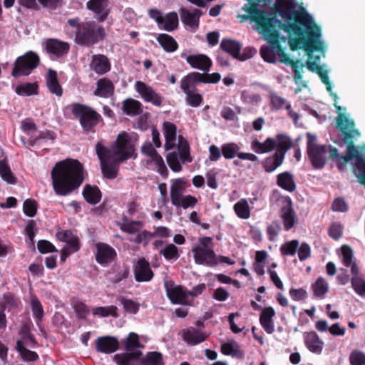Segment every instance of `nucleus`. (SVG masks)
<instances>
[{
    "label": "nucleus",
    "mask_w": 365,
    "mask_h": 365,
    "mask_svg": "<svg viewBox=\"0 0 365 365\" xmlns=\"http://www.w3.org/2000/svg\"><path fill=\"white\" fill-rule=\"evenodd\" d=\"M83 165L76 159L57 162L51 171L52 187L56 195L67 196L76 190L84 180Z\"/></svg>",
    "instance_id": "1"
},
{
    "label": "nucleus",
    "mask_w": 365,
    "mask_h": 365,
    "mask_svg": "<svg viewBox=\"0 0 365 365\" xmlns=\"http://www.w3.org/2000/svg\"><path fill=\"white\" fill-rule=\"evenodd\" d=\"M360 136V131L355 128L354 120L344 112V144L346 145L344 164L355 160L353 172L359 182L365 187V145H354V140Z\"/></svg>",
    "instance_id": "2"
},
{
    "label": "nucleus",
    "mask_w": 365,
    "mask_h": 365,
    "mask_svg": "<svg viewBox=\"0 0 365 365\" xmlns=\"http://www.w3.org/2000/svg\"><path fill=\"white\" fill-rule=\"evenodd\" d=\"M280 29L285 31L289 36V47L292 51H297L303 48L307 53L309 58H312V53L314 51L323 49L322 42L320 41L321 29L314 23L310 26V29H306L303 26H297L295 24H284L277 20Z\"/></svg>",
    "instance_id": "3"
},
{
    "label": "nucleus",
    "mask_w": 365,
    "mask_h": 365,
    "mask_svg": "<svg viewBox=\"0 0 365 365\" xmlns=\"http://www.w3.org/2000/svg\"><path fill=\"white\" fill-rule=\"evenodd\" d=\"M68 24L74 29V42L81 46L93 47L106 38L104 27L93 20L81 21L79 17L68 19Z\"/></svg>",
    "instance_id": "4"
},
{
    "label": "nucleus",
    "mask_w": 365,
    "mask_h": 365,
    "mask_svg": "<svg viewBox=\"0 0 365 365\" xmlns=\"http://www.w3.org/2000/svg\"><path fill=\"white\" fill-rule=\"evenodd\" d=\"M71 113L86 134L94 133L96 128L103 122L101 115L92 107L80 103L71 104Z\"/></svg>",
    "instance_id": "5"
},
{
    "label": "nucleus",
    "mask_w": 365,
    "mask_h": 365,
    "mask_svg": "<svg viewBox=\"0 0 365 365\" xmlns=\"http://www.w3.org/2000/svg\"><path fill=\"white\" fill-rule=\"evenodd\" d=\"M95 150L104 178L110 180L116 178L119 171V165L123 161H120L118 158L113 156L111 150L106 147L101 142H98L96 144Z\"/></svg>",
    "instance_id": "6"
},
{
    "label": "nucleus",
    "mask_w": 365,
    "mask_h": 365,
    "mask_svg": "<svg viewBox=\"0 0 365 365\" xmlns=\"http://www.w3.org/2000/svg\"><path fill=\"white\" fill-rule=\"evenodd\" d=\"M277 11L285 20L287 24H295L297 26H303L306 29H310L314 24L312 17L304 10L297 11L292 4H288L284 0H277Z\"/></svg>",
    "instance_id": "7"
},
{
    "label": "nucleus",
    "mask_w": 365,
    "mask_h": 365,
    "mask_svg": "<svg viewBox=\"0 0 365 365\" xmlns=\"http://www.w3.org/2000/svg\"><path fill=\"white\" fill-rule=\"evenodd\" d=\"M353 255L352 249L349 246L344 245V266L351 267L352 287L357 294L365 297V279L359 276V267L355 262H352Z\"/></svg>",
    "instance_id": "8"
},
{
    "label": "nucleus",
    "mask_w": 365,
    "mask_h": 365,
    "mask_svg": "<svg viewBox=\"0 0 365 365\" xmlns=\"http://www.w3.org/2000/svg\"><path fill=\"white\" fill-rule=\"evenodd\" d=\"M40 58L37 53L32 51H27L16 59L11 75L16 78L29 76L38 66Z\"/></svg>",
    "instance_id": "9"
},
{
    "label": "nucleus",
    "mask_w": 365,
    "mask_h": 365,
    "mask_svg": "<svg viewBox=\"0 0 365 365\" xmlns=\"http://www.w3.org/2000/svg\"><path fill=\"white\" fill-rule=\"evenodd\" d=\"M112 151V155L120 160L126 161L128 159L137 155L135 153V149L134 145L130 142V138L126 132H122L118 135L114 144L110 148Z\"/></svg>",
    "instance_id": "10"
},
{
    "label": "nucleus",
    "mask_w": 365,
    "mask_h": 365,
    "mask_svg": "<svg viewBox=\"0 0 365 365\" xmlns=\"http://www.w3.org/2000/svg\"><path fill=\"white\" fill-rule=\"evenodd\" d=\"M247 1V4L243 6L242 10L246 11L248 14L240 16L242 19H250L251 21L255 22L258 28V30L267 24L269 25L272 21H275V17H267L265 16V12L259 9L258 6L259 1Z\"/></svg>",
    "instance_id": "11"
},
{
    "label": "nucleus",
    "mask_w": 365,
    "mask_h": 365,
    "mask_svg": "<svg viewBox=\"0 0 365 365\" xmlns=\"http://www.w3.org/2000/svg\"><path fill=\"white\" fill-rule=\"evenodd\" d=\"M197 84L198 83L190 73L185 76L180 81V88L185 94V101L193 108L200 106L203 101L202 96L197 93Z\"/></svg>",
    "instance_id": "12"
},
{
    "label": "nucleus",
    "mask_w": 365,
    "mask_h": 365,
    "mask_svg": "<svg viewBox=\"0 0 365 365\" xmlns=\"http://www.w3.org/2000/svg\"><path fill=\"white\" fill-rule=\"evenodd\" d=\"M277 24V19L272 21L269 25H266L259 30V32L262 34L266 39L269 42L272 48L276 49L278 55L281 58V61L287 65H290L294 60L289 58V56L284 51L279 41V33L275 29Z\"/></svg>",
    "instance_id": "13"
},
{
    "label": "nucleus",
    "mask_w": 365,
    "mask_h": 365,
    "mask_svg": "<svg viewBox=\"0 0 365 365\" xmlns=\"http://www.w3.org/2000/svg\"><path fill=\"white\" fill-rule=\"evenodd\" d=\"M321 81L323 83L326 85L327 90L329 92L330 95L332 96L333 100L334 101V106L336 109L337 117L336 118L335 122V128H336L339 132V135L337 140H334V142L337 143L339 145L342 144V108L340 106L337 105L336 100L338 99V96L336 93H333L331 91V83L329 81V78L328 76V72L323 68L320 71V72L317 73Z\"/></svg>",
    "instance_id": "14"
},
{
    "label": "nucleus",
    "mask_w": 365,
    "mask_h": 365,
    "mask_svg": "<svg viewBox=\"0 0 365 365\" xmlns=\"http://www.w3.org/2000/svg\"><path fill=\"white\" fill-rule=\"evenodd\" d=\"M166 295L173 304L190 305L187 290L181 285H176L172 280L165 281Z\"/></svg>",
    "instance_id": "15"
},
{
    "label": "nucleus",
    "mask_w": 365,
    "mask_h": 365,
    "mask_svg": "<svg viewBox=\"0 0 365 365\" xmlns=\"http://www.w3.org/2000/svg\"><path fill=\"white\" fill-rule=\"evenodd\" d=\"M194 262L196 264L212 267L218 264V256L213 249L194 247L192 248Z\"/></svg>",
    "instance_id": "16"
},
{
    "label": "nucleus",
    "mask_w": 365,
    "mask_h": 365,
    "mask_svg": "<svg viewBox=\"0 0 365 365\" xmlns=\"http://www.w3.org/2000/svg\"><path fill=\"white\" fill-rule=\"evenodd\" d=\"M135 88L145 101L151 103L155 106H160L162 105V96L156 93L151 86L143 81H138L135 82Z\"/></svg>",
    "instance_id": "17"
},
{
    "label": "nucleus",
    "mask_w": 365,
    "mask_h": 365,
    "mask_svg": "<svg viewBox=\"0 0 365 365\" xmlns=\"http://www.w3.org/2000/svg\"><path fill=\"white\" fill-rule=\"evenodd\" d=\"M96 260L102 265L106 266L114 261L117 257V252L113 247L104 242H98L96 245Z\"/></svg>",
    "instance_id": "18"
},
{
    "label": "nucleus",
    "mask_w": 365,
    "mask_h": 365,
    "mask_svg": "<svg viewBox=\"0 0 365 365\" xmlns=\"http://www.w3.org/2000/svg\"><path fill=\"white\" fill-rule=\"evenodd\" d=\"M181 58H185L187 63L195 69L208 72L212 66V61L205 54L187 55L185 52L180 54Z\"/></svg>",
    "instance_id": "19"
},
{
    "label": "nucleus",
    "mask_w": 365,
    "mask_h": 365,
    "mask_svg": "<svg viewBox=\"0 0 365 365\" xmlns=\"http://www.w3.org/2000/svg\"><path fill=\"white\" fill-rule=\"evenodd\" d=\"M328 150L326 145L307 150L308 158L314 169H322L326 165Z\"/></svg>",
    "instance_id": "20"
},
{
    "label": "nucleus",
    "mask_w": 365,
    "mask_h": 365,
    "mask_svg": "<svg viewBox=\"0 0 365 365\" xmlns=\"http://www.w3.org/2000/svg\"><path fill=\"white\" fill-rule=\"evenodd\" d=\"M95 346L97 352L103 354H112L118 349L119 341L115 336H99L95 341Z\"/></svg>",
    "instance_id": "21"
},
{
    "label": "nucleus",
    "mask_w": 365,
    "mask_h": 365,
    "mask_svg": "<svg viewBox=\"0 0 365 365\" xmlns=\"http://www.w3.org/2000/svg\"><path fill=\"white\" fill-rule=\"evenodd\" d=\"M45 50L48 53L59 58L69 52L70 44L57 38H48L45 42Z\"/></svg>",
    "instance_id": "22"
},
{
    "label": "nucleus",
    "mask_w": 365,
    "mask_h": 365,
    "mask_svg": "<svg viewBox=\"0 0 365 365\" xmlns=\"http://www.w3.org/2000/svg\"><path fill=\"white\" fill-rule=\"evenodd\" d=\"M109 0H89L86 3V8L97 16V20L101 23L106 20L109 14Z\"/></svg>",
    "instance_id": "23"
},
{
    "label": "nucleus",
    "mask_w": 365,
    "mask_h": 365,
    "mask_svg": "<svg viewBox=\"0 0 365 365\" xmlns=\"http://www.w3.org/2000/svg\"><path fill=\"white\" fill-rule=\"evenodd\" d=\"M133 272L135 279L138 282H149L154 276L149 262L144 257L137 261Z\"/></svg>",
    "instance_id": "24"
},
{
    "label": "nucleus",
    "mask_w": 365,
    "mask_h": 365,
    "mask_svg": "<svg viewBox=\"0 0 365 365\" xmlns=\"http://www.w3.org/2000/svg\"><path fill=\"white\" fill-rule=\"evenodd\" d=\"M179 334L188 345L191 346L199 344L208 337V334L205 332L194 327L182 329Z\"/></svg>",
    "instance_id": "25"
},
{
    "label": "nucleus",
    "mask_w": 365,
    "mask_h": 365,
    "mask_svg": "<svg viewBox=\"0 0 365 365\" xmlns=\"http://www.w3.org/2000/svg\"><path fill=\"white\" fill-rule=\"evenodd\" d=\"M115 93V86L112 81L106 77L98 79L96 82V88L93 92L96 96L108 98Z\"/></svg>",
    "instance_id": "26"
},
{
    "label": "nucleus",
    "mask_w": 365,
    "mask_h": 365,
    "mask_svg": "<svg viewBox=\"0 0 365 365\" xmlns=\"http://www.w3.org/2000/svg\"><path fill=\"white\" fill-rule=\"evenodd\" d=\"M276 313L273 307H265L262 309L259 315V322L264 330L269 334L274 331L273 317Z\"/></svg>",
    "instance_id": "27"
},
{
    "label": "nucleus",
    "mask_w": 365,
    "mask_h": 365,
    "mask_svg": "<svg viewBox=\"0 0 365 365\" xmlns=\"http://www.w3.org/2000/svg\"><path fill=\"white\" fill-rule=\"evenodd\" d=\"M180 15L182 22L191 28H198L200 24V17L202 11L200 9H194L192 11L186 8L180 9Z\"/></svg>",
    "instance_id": "28"
},
{
    "label": "nucleus",
    "mask_w": 365,
    "mask_h": 365,
    "mask_svg": "<svg viewBox=\"0 0 365 365\" xmlns=\"http://www.w3.org/2000/svg\"><path fill=\"white\" fill-rule=\"evenodd\" d=\"M304 340L309 351L317 354L322 353L324 342L314 331L304 333Z\"/></svg>",
    "instance_id": "29"
},
{
    "label": "nucleus",
    "mask_w": 365,
    "mask_h": 365,
    "mask_svg": "<svg viewBox=\"0 0 365 365\" xmlns=\"http://www.w3.org/2000/svg\"><path fill=\"white\" fill-rule=\"evenodd\" d=\"M91 67L96 73L103 75L110 70V63L103 54H96L92 56Z\"/></svg>",
    "instance_id": "30"
},
{
    "label": "nucleus",
    "mask_w": 365,
    "mask_h": 365,
    "mask_svg": "<svg viewBox=\"0 0 365 365\" xmlns=\"http://www.w3.org/2000/svg\"><path fill=\"white\" fill-rule=\"evenodd\" d=\"M46 86L48 91L56 96H61L63 88L58 79V74L55 70L48 68L45 76Z\"/></svg>",
    "instance_id": "31"
},
{
    "label": "nucleus",
    "mask_w": 365,
    "mask_h": 365,
    "mask_svg": "<svg viewBox=\"0 0 365 365\" xmlns=\"http://www.w3.org/2000/svg\"><path fill=\"white\" fill-rule=\"evenodd\" d=\"M163 133L165 139V149L170 150L175 148L177 135L176 125L168 121H165L163 124Z\"/></svg>",
    "instance_id": "32"
},
{
    "label": "nucleus",
    "mask_w": 365,
    "mask_h": 365,
    "mask_svg": "<svg viewBox=\"0 0 365 365\" xmlns=\"http://www.w3.org/2000/svg\"><path fill=\"white\" fill-rule=\"evenodd\" d=\"M82 195L88 204L93 205L98 204L102 197V193L98 187L90 184L85 185Z\"/></svg>",
    "instance_id": "33"
},
{
    "label": "nucleus",
    "mask_w": 365,
    "mask_h": 365,
    "mask_svg": "<svg viewBox=\"0 0 365 365\" xmlns=\"http://www.w3.org/2000/svg\"><path fill=\"white\" fill-rule=\"evenodd\" d=\"M57 237L62 242L68 245L67 248L71 250V252H77L80 249V242L78 237L75 235L71 230H66L58 232Z\"/></svg>",
    "instance_id": "34"
},
{
    "label": "nucleus",
    "mask_w": 365,
    "mask_h": 365,
    "mask_svg": "<svg viewBox=\"0 0 365 365\" xmlns=\"http://www.w3.org/2000/svg\"><path fill=\"white\" fill-rule=\"evenodd\" d=\"M142 354L141 351L117 354L113 356V361L118 365H135V362L139 360Z\"/></svg>",
    "instance_id": "35"
},
{
    "label": "nucleus",
    "mask_w": 365,
    "mask_h": 365,
    "mask_svg": "<svg viewBox=\"0 0 365 365\" xmlns=\"http://www.w3.org/2000/svg\"><path fill=\"white\" fill-rule=\"evenodd\" d=\"M31 307L36 325L38 327L40 331L43 332L44 329L42 326V321L44 315V311L40 300L35 295L31 296Z\"/></svg>",
    "instance_id": "36"
},
{
    "label": "nucleus",
    "mask_w": 365,
    "mask_h": 365,
    "mask_svg": "<svg viewBox=\"0 0 365 365\" xmlns=\"http://www.w3.org/2000/svg\"><path fill=\"white\" fill-rule=\"evenodd\" d=\"M284 158L279 155V152H275L262 161V165L267 173H272L284 163Z\"/></svg>",
    "instance_id": "37"
},
{
    "label": "nucleus",
    "mask_w": 365,
    "mask_h": 365,
    "mask_svg": "<svg viewBox=\"0 0 365 365\" xmlns=\"http://www.w3.org/2000/svg\"><path fill=\"white\" fill-rule=\"evenodd\" d=\"M220 48L234 58L238 59L242 49V44L240 42L233 39L223 38L220 43Z\"/></svg>",
    "instance_id": "38"
},
{
    "label": "nucleus",
    "mask_w": 365,
    "mask_h": 365,
    "mask_svg": "<svg viewBox=\"0 0 365 365\" xmlns=\"http://www.w3.org/2000/svg\"><path fill=\"white\" fill-rule=\"evenodd\" d=\"M281 217L283 220L284 227L286 230H289L295 224V212L292 208V201L289 200L287 204L281 210Z\"/></svg>",
    "instance_id": "39"
},
{
    "label": "nucleus",
    "mask_w": 365,
    "mask_h": 365,
    "mask_svg": "<svg viewBox=\"0 0 365 365\" xmlns=\"http://www.w3.org/2000/svg\"><path fill=\"white\" fill-rule=\"evenodd\" d=\"M33 327L32 322L29 320L24 322L19 330V335L21 336V341L27 345L35 347L38 345V342L35 336L31 334V329Z\"/></svg>",
    "instance_id": "40"
},
{
    "label": "nucleus",
    "mask_w": 365,
    "mask_h": 365,
    "mask_svg": "<svg viewBox=\"0 0 365 365\" xmlns=\"http://www.w3.org/2000/svg\"><path fill=\"white\" fill-rule=\"evenodd\" d=\"M277 184L279 187L288 192L296 190V183L293 175L288 171L279 173L277 176Z\"/></svg>",
    "instance_id": "41"
},
{
    "label": "nucleus",
    "mask_w": 365,
    "mask_h": 365,
    "mask_svg": "<svg viewBox=\"0 0 365 365\" xmlns=\"http://www.w3.org/2000/svg\"><path fill=\"white\" fill-rule=\"evenodd\" d=\"M156 39L163 50L167 53L175 52L178 48V42L169 34H160Z\"/></svg>",
    "instance_id": "42"
},
{
    "label": "nucleus",
    "mask_w": 365,
    "mask_h": 365,
    "mask_svg": "<svg viewBox=\"0 0 365 365\" xmlns=\"http://www.w3.org/2000/svg\"><path fill=\"white\" fill-rule=\"evenodd\" d=\"M276 148L275 152H279V155L285 158L286 153L293 146L292 139L287 135L279 133L276 135Z\"/></svg>",
    "instance_id": "43"
},
{
    "label": "nucleus",
    "mask_w": 365,
    "mask_h": 365,
    "mask_svg": "<svg viewBox=\"0 0 365 365\" xmlns=\"http://www.w3.org/2000/svg\"><path fill=\"white\" fill-rule=\"evenodd\" d=\"M251 146L257 153H269L276 148V140L272 138H267L263 143L255 140L252 142Z\"/></svg>",
    "instance_id": "44"
},
{
    "label": "nucleus",
    "mask_w": 365,
    "mask_h": 365,
    "mask_svg": "<svg viewBox=\"0 0 365 365\" xmlns=\"http://www.w3.org/2000/svg\"><path fill=\"white\" fill-rule=\"evenodd\" d=\"M123 110L128 115H138L143 112L142 104L137 100L127 98L123 101Z\"/></svg>",
    "instance_id": "45"
},
{
    "label": "nucleus",
    "mask_w": 365,
    "mask_h": 365,
    "mask_svg": "<svg viewBox=\"0 0 365 365\" xmlns=\"http://www.w3.org/2000/svg\"><path fill=\"white\" fill-rule=\"evenodd\" d=\"M269 98L270 100V108L272 110H279L281 109L289 110L290 108L289 101L277 93L270 92Z\"/></svg>",
    "instance_id": "46"
},
{
    "label": "nucleus",
    "mask_w": 365,
    "mask_h": 365,
    "mask_svg": "<svg viewBox=\"0 0 365 365\" xmlns=\"http://www.w3.org/2000/svg\"><path fill=\"white\" fill-rule=\"evenodd\" d=\"M198 83H217L221 79L219 73H207V72H191L189 73Z\"/></svg>",
    "instance_id": "47"
},
{
    "label": "nucleus",
    "mask_w": 365,
    "mask_h": 365,
    "mask_svg": "<svg viewBox=\"0 0 365 365\" xmlns=\"http://www.w3.org/2000/svg\"><path fill=\"white\" fill-rule=\"evenodd\" d=\"M15 349L24 361H36L39 358L36 351L26 349L21 340L16 341Z\"/></svg>",
    "instance_id": "48"
},
{
    "label": "nucleus",
    "mask_w": 365,
    "mask_h": 365,
    "mask_svg": "<svg viewBox=\"0 0 365 365\" xmlns=\"http://www.w3.org/2000/svg\"><path fill=\"white\" fill-rule=\"evenodd\" d=\"M178 150L179 152V158L182 163H190L192 159L190 153V145L186 139L182 135L178 136Z\"/></svg>",
    "instance_id": "49"
},
{
    "label": "nucleus",
    "mask_w": 365,
    "mask_h": 365,
    "mask_svg": "<svg viewBox=\"0 0 365 365\" xmlns=\"http://www.w3.org/2000/svg\"><path fill=\"white\" fill-rule=\"evenodd\" d=\"M120 229L126 233L134 234L140 231L143 227V223L142 221L131 220L128 221L126 216L123 217V222L119 223Z\"/></svg>",
    "instance_id": "50"
},
{
    "label": "nucleus",
    "mask_w": 365,
    "mask_h": 365,
    "mask_svg": "<svg viewBox=\"0 0 365 365\" xmlns=\"http://www.w3.org/2000/svg\"><path fill=\"white\" fill-rule=\"evenodd\" d=\"M179 25L178 16L175 11L168 13L163 19L162 28L168 31H173L178 29Z\"/></svg>",
    "instance_id": "51"
},
{
    "label": "nucleus",
    "mask_w": 365,
    "mask_h": 365,
    "mask_svg": "<svg viewBox=\"0 0 365 365\" xmlns=\"http://www.w3.org/2000/svg\"><path fill=\"white\" fill-rule=\"evenodd\" d=\"M183 182L182 179L178 178L170 187V199L173 205L179 204V200L183 197L184 188L182 187Z\"/></svg>",
    "instance_id": "52"
},
{
    "label": "nucleus",
    "mask_w": 365,
    "mask_h": 365,
    "mask_svg": "<svg viewBox=\"0 0 365 365\" xmlns=\"http://www.w3.org/2000/svg\"><path fill=\"white\" fill-rule=\"evenodd\" d=\"M0 175L4 180L9 184L16 182V178L14 176L6 158L0 160Z\"/></svg>",
    "instance_id": "53"
},
{
    "label": "nucleus",
    "mask_w": 365,
    "mask_h": 365,
    "mask_svg": "<svg viewBox=\"0 0 365 365\" xmlns=\"http://www.w3.org/2000/svg\"><path fill=\"white\" fill-rule=\"evenodd\" d=\"M112 272L108 273L113 274V277L110 278L111 282L118 284L122 280L126 279L129 274V269L126 267H121L120 266H113L111 269Z\"/></svg>",
    "instance_id": "54"
},
{
    "label": "nucleus",
    "mask_w": 365,
    "mask_h": 365,
    "mask_svg": "<svg viewBox=\"0 0 365 365\" xmlns=\"http://www.w3.org/2000/svg\"><path fill=\"white\" fill-rule=\"evenodd\" d=\"M117 310V307L114 305H110L108 307H96L92 309L93 314L94 316H98L101 317H107L108 316H112L116 318L118 317Z\"/></svg>",
    "instance_id": "55"
},
{
    "label": "nucleus",
    "mask_w": 365,
    "mask_h": 365,
    "mask_svg": "<svg viewBox=\"0 0 365 365\" xmlns=\"http://www.w3.org/2000/svg\"><path fill=\"white\" fill-rule=\"evenodd\" d=\"M234 210L241 219L247 220L250 217V209L247 200L242 199L234 205Z\"/></svg>",
    "instance_id": "56"
},
{
    "label": "nucleus",
    "mask_w": 365,
    "mask_h": 365,
    "mask_svg": "<svg viewBox=\"0 0 365 365\" xmlns=\"http://www.w3.org/2000/svg\"><path fill=\"white\" fill-rule=\"evenodd\" d=\"M127 351L134 352L136 348L143 346L136 333L130 332L128 336L122 341Z\"/></svg>",
    "instance_id": "57"
},
{
    "label": "nucleus",
    "mask_w": 365,
    "mask_h": 365,
    "mask_svg": "<svg viewBox=\"0 0 365 365\" xmlns=\"http://www.w3.org/2000/svg\"><path fill=\"white\" fill-rule=\"evenodd\" d=\"M141 364L142 365H164L163 355L158 351L148 352L142 359Z\"/></svg>",
    "instance_id": "58"
},
{
    "label": "nucleus",
    "mask_w": 365,
    "mask_h": 365,
    "mask_svg": "<svg viewBox=\"0 0 365 365\" xmlns=\"http://www.w3.org/2000/svg\"><path fill=\"white\" fill-rule=\"evenodd\" d=\"M15 92L21 96H29L38 93V85L36 83H27L18 86Z\"/></svg>",
    "instance_id": "59"
},
{
    "label": "nucleus",
    "mask_w": 365,
    "mask_h": 365,
    "mask_svg": "<svg viewBox=\"0 0 365 365\" xmlns=\"http://www.w3.org/2000/svg\"><path fill=\"white\" fill-rule=\"evenodd\" d=\"M299 242L297 240H292L291 241L284 242L280 247V252L282 256H294L295 255Z\"/></svg>",
    "instance_id": "60"
},
{
    "label": "nucleus",
    "mask_w": 365,
    "mask_h": 365,
    "mask_svg": "<svg viewBox=\"0 0 365 365\" xmlns=\"http://www.w3.org/2000/svg\"><path fill=\"white\" fill-rule=\"evenodd\" d=\"M167 260H177L180 257V252L178 248L174 244H168L164 249L160 251Z\"/></svg>",
    "instance_id": "61"
},
{
    "label": "nucleus",
    "mask_w": 365,
    "mask_h": 365,
    "mask_svg": "<svg viewBox=\"0 0 365 365\" xmlns=\"http://www.w3.org/2000/svg\"><path fill=\"white\" fill-rule=\"evenodd\" d=\"M314 294L316 297H322L328 291L327 283L322 277H319L312 286Z\"/></svg>",
    "instance_id": "62"
},
{
    "label": "nucleus",
    "mask_w": 365,
    "mask_h": 365,
    "mask_svg": "<svg viewBox=\"0 0 365 365\" xmlns=\"http://www.w3.org/2000/svg\"><path fill=\"white\" fill-rule=\"evenodd\" d=\"M238 146L234 143H225L222 145V153L225 159H232L238 153Z\"/></svg>",
    "instance_id": "63"
},
{
    "label": "nucleus",
    "mask_w": 365,
    "mask_h": 365,
    "mask_svg": "<svg viewBox=\"0 0 365 365\" xmlns=\"http://www.w3.org/2000/svg\"><path fill=\"white\" fill-rule=\"evenodd\" d=\"M350 365H365V353L359 350H353L349 357Z\"/></svg>",
    "instance_id": "64"
}]
</instances>
